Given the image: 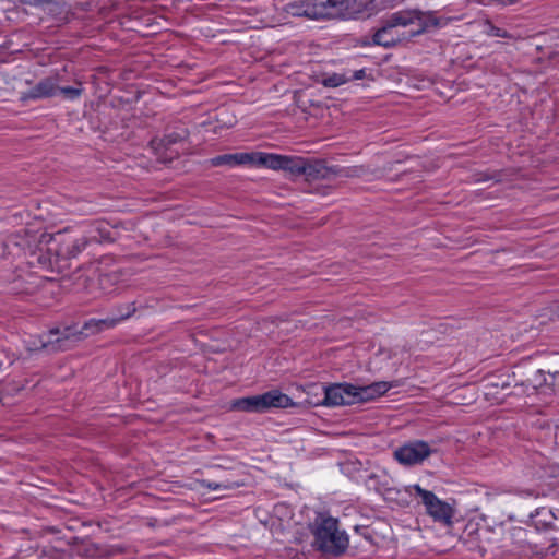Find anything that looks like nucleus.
<instances>
[{
  "label": "nucleus",
  "instance_id": "1",
  "mask_svg": "<svg viewBox=\"0 0 559 559\" xmlns=\"http://www.w3.org/2000/svg\"><path fill=\"white\" fill-rule=\"evenodd\" d=\"M286 11L293 16H306L311 20L320 19H354L360 14L371 15L380 11L373 0H312L293 1L286 5Z\"/></svg>",
  "mask_w": 559,
  "mask_h": 559
},
{
  "label": "nucleus",
  "instance_id": "2",
  "mask_svg": "<svg viewBox=\"0 0 559 559\" xmlns=\"http://www.w3.org/2000/svg\"><path fill=\"white\" fill-rule=\"evenodd\" d=\"M117 322L116 319H91L82 326L72 325L66 326L62 330H50L47 334L40 336L39 344H34L32 349H67L72 342L80 341L97 332L112 328Z\"/></svg>",
  "mask_w": 559,
  "mask_h": 559
},
{
  "label": "nucleus",
  "instance_id": "3",
  "mask_svg": "<svg viewBox=\"0 0 559 559\" xmlns=\"http://www.w3.org/2000/svg\"><path fill=\"white\" fill-rule=\"evenodd\" d=\"M388 382H374L369 385H355L352 383H333L324 386L325 406H344L372 401L390 390Z\"/></svg>",
  "mask_w": 559,
  "mask_h": 559
},
{
  "label": "nucleus",
  "instance_id": "4",
  "mask_svg": "<svg viewBox=\"0 0 559 559\" xmlns=\"http://www.w3.org/2000/svg\"><path fill=\"white\" fill-rule=\"evenodd\" d=\"M314 544L321 550L331 554H341L348 546V537L337 527V520L321 518L313 527Z\"/></svg>",
  "mask_w": 559,
  "mask_h": 559
},
{
  "label": "nucleus",
  "instance_id": "5",
  "mask_svg": "<svg viewBox=\"0 0 559 559\" xmlns=\"http://www.w3.org/2000/svg\"><path fill=\"white\" fill-rule=\"evenodd\" d=\"M292 405H294V402L288 395L274 390L260 395L235 400L231 407L243 412L261 413L272 407L287 408Z\"/></svg>",
  "mask_w": 559,
  "mask_h": 559
},
{
  "label": "nucleus",
  "instance_id": "6",
  "mask_svg": "<svg viewBox=\"0 0 559 559\" xmlns=\"http://www.w3.org/2000/svg\"><path fill=\"white\" fill-rule=\"evenodd\" d=\"M249 166L288 170L292 174H308L310 166L299 157H288L265 152H249Z\"/></svg>",
  "mask_w": 559,
  "mask_h": 559
},
{
  "label": "nucleus",
  "instance_id": "7",
  "mask_svg": "<svg viewBox=\"0 0 559 559\" xmlns=\"http://www.w3.org/2000/svg\"><path fill=\"white\" fill-rule=\"evenodd\" d=\"M249 166L288 170L292 174H308L310 166L299 157H288L265 152H249Z\"/></svg>",
  "mask_w": 559,
  "mask_h": 559
},
{
  "label": "nucleus",
  "instance_id": "8",
  "mask_svg": "<svg viewBox=\"0 0 559 559\" xmlns=\"http://www.w3.org/2000/svg\"><path fill=\"white\" fill-rule=\"evenodd\" d=\"M61 79L58 74L40 80L34 87L22 94L23 100L40 99L62 95L66 99L73 100L81 96L82 88L66 87L60 85Z\"/></svg>",
  "mask_w": 559,
  "mask_h": 559
},
{
  "label": "nucleus",
  "instance_id": "9",
  "mask_svg": "<svg viewBox=\"0 0 559 559\" xmlns=\"http://www.w3.org/2000/svg\"><path fill=\"white\" fill-rule=\"evenodd\" d=\"M418 19L419 12L417 10H406L393 13L386 24L378 29L373 35L374 44L384 47L394 45L400 40V35L397 34L396 27L406 26L414 23Z\"/></svg>",
  "mask_w": 559,
  "mask_h": 559
},
{
  "label": "nucleus",
  "instance_id": "10",
  "mask_svg": "<svg viewBox=\"0 0 559 559\" xmlns=\"http://www.w3.org/2000/svg\"><path fill=\"white\" fill-rule=\"evenodd\" d=\"M421 503L425 506L426 512L435 522L443 525H451L454 514L453 507L439 499L433 492L421 489Z\"/></svg>",
  "mask_w": 559,
  "mask_h": 559
},
{
  "label": "nucleus",
  "instance_id": "11",
  "mask_svg": "<svg viewBox=\"0 0 559 559\" xmlns=\"http://www.w3.org/2000/svg\"><path fill=\"white\" fill-rule=\"evenodd\" d=\"M394 459L404 466H413L419 462V442L411 441L394 450Z\"/></svg>",
  "mask_w": 559,
  "mask_h": 559
},
{
  "label": "nucleus",
  "instance_id": "12",
  "mask_svg": "<svg viewBox=\"0 0 559 559\" xmlns=\"http://www.w3.org/2000/svg\"><path fill=\"white\" fill-rule=\"evenodd\" d=\"M249 153H236V154H224L216 156L211 159V164L213 166H222L227 165L230 167L238 166V165H249L250 160Z\"/></svg>",
  "mask_w": 559,
  "mask_h": 559
},
{
  "label": "nucleus",
  "instance_id": "13",
  "mask_svg": "<svg viewBox=\"0 0 559 559\" xmlns=\"http://www.w3.org/2000/svg\"><path fill=\"white\" fill-rule=\"evenodd\" d=\"M421 32L429 31L432 27H441L444 25L442 21L437 20L431 13L421 12Z\"/></svg>",
  "mask_w": 559,
  "mask_h": 559
},
{
  "label": "nucleus",
  "instance_id": "14",
  "mask_svg": "<svg viewBox=\"0 0 559 559\" xmlns=\"http://www.w3.org/2000/svg\"><path fill=\"white\" fill-rule=\"evenodd\" d=\"M349 81L347 74L334 73L323 79V84L328 87H337Z\"/></svg>",
  "mask_w": 559,
  "mask_h": 559
},
{
  "label": "nucleus",
  "instance_id": "15",
  "mask_svg": "<svg viewBox=\"0 0 559 559\" xmlns=\"http://www.w3.org/2000/svg\"><path fill=\"white\" fill-rule=\"evenodd\" d=\"M519 496L521 497H538L540 495L539 490L535 489V488H527V489H519L515 491Z\"/></svg>",
  "mask_w": 559,
  "mask_h": 559
},
{
  "label": "nucleus",
  "instance_id": "16",
  "mask_svg": "<svg viewBox=\"0 0 559 559\" xmlns=\"http://www.w3.org/2000/svg\"><path fill=\"white\" fill-rule=\"evenodd\" d=\"M207 487L212 490H226V489H230L233 486L229 483L210 481V483H207Z\"/></svg>",
  "mask_w": 559,
  "mask_h": 559
},
{
  "label": "nucleus",
  "instance_id": "17",
  "mask_svg": "<svg viewBox=\"0 0 559 559\" xmlns=\"http://www.w3.org/2000/svg\"><path fill=\"white\" fill-rule=\"evenodd\" d=\"M433 451L430 449L429 444L421 442V462H424Z\"/></svg>",
  "mask_w": 559,
  "mask_h": 559
},
{
  "label": "nucleus",
  "instance_id": "18",
  "mask_svg": "<svg viewBox=\"0 0 559 559\" xmlns=\"http://www.w3.org/2000/svg\"><path fill=\"white\" fill-rule=\"evenodd\" d=\"M405 492L408 497L419 496V485L415 484L413 486L405 487Z\"/></svg>",
  "mask_w": 559,
  "mask_h": 559
},
{
  "label": "nucleus",
  "instance_id": "19",
  "mask_svg": "<svg viewBox=\"0 0 559 559\" xmlns=\"http://www.w3.org/2000/svg\"><path fill=\"white\" fill-rule=\"evenodd\" d=\"M394 0H373V3L379 10L385 9L393 4Z\"/></svg>",
  "mask_w": 559,
  "mask_h": 559
},
{
  "label": "nucleus",
  "instance_id": "20",
  "mask_svg": "<svg viewBox=\"0 0 559 559\" xmlns=\"http://www.w3.org/2000/svg\"><path fill=\"white\" fill-rule=\"evenodd\" d=\"M488 34L491 35V36H497V37H504L506 36V32H503L500 28L495 27V26H490L489 27Z\"/></svg>",
  "mask_w": 559,
  "mask_h": 559
},
{
  "label": "nucleus",
  "instance_id": "21",
  "mask_svg": "<svg viewBox=\"0 0 559 559\" xmlns=\"http://www.w3.org/2000/svg\"><path fill=\"white\" fill-rule=\"evenodd\" d=\"M365 75V70H356L354 71L350 75H347L349 78V81L350 80H360L362 79Z\"/></svg>",
  "mask_w": 559,
  "mask_h": 559
},
{
  "label": "nucleus",
  "instance_id": "22",
  "mask_svg": "<svg viewBox=\"0 0 559 559\" xmlns=\"http://www.w3.org/2000/svg\"><path fill=\"white\" fill-rule=\"evenodd\" d=\"M552 381H554L557 392L559 393V371L554 373Z\"/></svg>",
  "mask_w": 559,
  "mask_h": 559
},
{
  "label": "nucleus",
  "instance_id": "23",
  "mask_svg": "<svg viewBox=\"0 0 559 559\" xmlns=\"http://www.w3.org/2000/svg\"><path fill=\"white\" fill-rule=\"evenodd\" d=\"M402 501L403 502H408V499L407 498H403Z\"/></svg>",
  "mask_w": 559,
  "mask_h": 559
}]
</instances>
